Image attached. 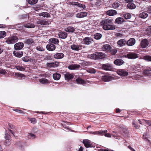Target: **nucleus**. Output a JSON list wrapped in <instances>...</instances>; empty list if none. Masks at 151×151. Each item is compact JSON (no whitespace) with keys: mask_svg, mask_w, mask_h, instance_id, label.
Returning a JSON list of instances; mask_svg holds the SVG:
<instances>
[{"mask_svg":"<svg viewBox=\"0 0 151 151\" xmlns=\"http://www.w3.org/2000/svg\"><path fill=\"white\" fill-rule=\"evenodd\" d=\"M101 24L103 26V28L105 30H112L115 29L114 26L113 25L112 20L105 19L101 22Z\"/></svg>","mask_w":151,"mask_h":151,"instance_id":"f257e3e1","label":"nucleus"},{"mask_svg":"<svg viewBox=\"0 0 151 151\" xmlns=\"http://www.w3.org/2000/svg\"><path fill=\"white\" fill-rule=\"evenodd\" d=\"M106 54L101 52H95L90 55V58L91 59L94 60H99L105 58Z\"/></svg>","mask_w":151,"mask_h":151,"instance_id":"f03ea898","label":"nucleus"},{"mask_svg":"<svg viewBox=\"0 0 151 151\" xmlns=\"http://www.w3.org/2000/svg\"><path fill=\"white\" fill-rule=\"evenodd\" d=\"M93 42L94 41L91 37H86L83 39L82 43L84 44L89 45L92 44Z\"/></svg>","mask_w":151,"mask_h":151,"instance_id":"7ed1b4c3","label":"nucleus"},{"mask_svg":"<svg viewBox=\"0 0 151 151\" xmlns=\"http://www.w3.org/2000/svg\"><path fill=\"white\" fill-rule=\"evenodd\" d=\"M84 48V46L82 45H78L77 44H73L70 46V48L73 50L78 51L81 50L82 48Z\"/></svg>","mask_w":151,"mask_h":151,"instance_id":"20e7f679","label":"nucleus"},{"mask_svg":"<svg viewBox=\"0 0 151 151\" xmlns=\"http://www.w3.org/2000/svg\"><path fill=\"white\" fill-rule=\"evenodd\" d=\"M69 4L70 5L75 6H78V7L82 8V10H83V9H85L86 7V6L85 5L82 4H81L79 2H71L69 3Z\"/></svg>","mask_w":151,"mask_h":151,"instance_id":"39448f33","label":"nucleus"},{"mask_svg":"<svg viewBox=\"0 0 151 151\" xmlns=\"http://www.w3.org/2000/svg\"><path fill=\"white\" fill-rule=\"evenodd\" d=\"M149 44V41L147 39H144L141 42V46L143 48H145Z\"/></svg>","mask_w":151,"mask_h":151,"instance_id":"423d86ee","label":"nucleus"},{"mask_svg":"<svg viewBox=\"0 0 151 151\" xmlns=\"http://www.w3.org/2000/svg\"><path fill=\"white\" fill-rule=\"evenodd\" d=\"M24 46L23 42H19L14 45V48L16 50H19L22 49Z\"/></svg>","mask_w":151,"mask_h":151,"instance_id":"0eeeda50","label":"nucleus"},{"mask_svg":"<svg viewBox=\"0 0 151 151\" xmlns=\"http://www.w3.org/2000/svg\"><path fill=\"white\" fill-rule=\"evenodd\" d=\"M117 73L119 75L124 76L128 75V72L124 69H119L117 71Z\"/></svg>","mask_w":151,"mask_h":151,"instance_id":"6e6552de","label":"nucleus"},{"mask_svg":"<svg viewBox=\"0 0 151 151\" xmlns=\"http://www.w3.org/2000/svg\"><path fill=\"white\" fill-rule=\"evenodd\" d=\"M125 56L128 58L131 59H134L138 57L137 54L133 52L127 54Z\"/></svg>","mask_w":151,"mask_h":151,"instance_id":"1a4fd4ad","label":"nucleus"},{"mask_svg":"<svg viewBox=\"0 0 151 151\" xmlns=\"http://www.w3.org/2000/svg\"><path fill=\"white\" fill-rule=\"evenodd\" d=\"M102 69L106 70L111 71L112 69V68L110 64L109 63L103 64L102 66Z\"/></svg>","mask_w":151,"mask_h":151,"instance_id":"9d476101","label":"nucleus"},{"mask_svg":"<svg viewBox=\"0 0 151 151\" xmlns=\"http://www.w3.org/2000/svg\"><path fill=\"white\" fill-rule=\"evenodd\" d=\"M59 65V63L58 62H52L51 63H47L46 65L49 68L58 67Z\"/></svg>","mask_w":151,"mask_h":151,"instance_id":"9b49d317","label":"nucleus"},{"mask_svg":"<svg viewBox=\"0 0 151 151\" xmlns=\"http://www.w3.org/2000/svg\"><path fill=\"white\" fill-rule=\"evenodd\" d=\"M117 44L120 47H122L127 44V40L124 39H120L117 42Z\"/></svg>","mask_w":151,"mask_h":151,"instance_id":"f8f14e48","label":"nucleus"},{"mask_svg":"<svg viewBox=\"0 0 151 151\" xmlns=\"http://www.w3.org/2000/svg\"><path fill=\"white\" fill-rule=\"evenodd\" d=\"M46 48L48 50L52 51L55 49V46L52 44L49 43L46 45Z\"/></svg>","mask_w":151,"mask_h":151,"instance_id":"ddd939ff","label":"nucleus"},{"mask_svg":"<svg viewBox=\"0 0 151 151\" xmlns=\"http://www.w3.org/2000/svg\"><path fill=\"white\" fill-rule=\"evenodd\" d=\"M87 14L86 12H81L78 13L76 14V16L78 18H82L86 17Z\"/></svg>","mask_w":151,"mask_h":151,"instance_id":"4468645a","label":"nucleus"},{"mask_svg":"<svg viewBox=\"0 0 151 151\" xmlns=\"http://www.w3.org/2000/svg\"><path fill=\"white\" fill-rule=\"evenodd\" d=\"M83 143L87 148L91 147V144L90 141L88 139H84L83 140Z\"/></svg>","mask_w":151,"mask_h":151,"instance_id":"2eb2a0df","label":"nucleus"},{"mask_svg":"<svg viewBox=\"0 0 151 151\" xmlns=\"http://www.w3.org/2000/svg\"><path fill=\"white\" fill-rule=\"evenodd\" d=\"M111 47L109 45L106 44L103 45L102 49L103 50L109 52Z\"/></svg>","mask_w":151,"mask_h":151,"instance_id":"dca6fc26","label":"nucleus"},{"mask_svg":"<svg viewBox=\"0 0 151 151\" xmlns=\"http://www.w3.org/2000/svg\"><path fill=\"white\" fill-rule=\"evenodd\" d=\"M135 43V40L133 38H131L127 41V45L129 46H132L134 45Z\"/></svg>","mask_w":151,"mask_h":151,"instance_id":"f3484780","label":"nucleus"},{"mask_svg":"<svg viewBox=\"0 0 151 151\" xmlns=\"http://www.w3.org/2000/svg\"><path fill=\"white\" fill-rule=\"evenodd\" d=\"M112 77L109 75H105L102 77L101 79L102 81L104 82L110 81L112 79Z\"/></svg>","mask_w":151,"mask_h":151,"instance_id":"a211bd4d","label":"nucleus"},{"mask_svg":"<svg viewBox=\"0 0 151 151\" xmlns=\"http://www.w3.org/2000/svg\"><path fill=\"white\" fill-rule=\"evenodd\" d=\"M58 35L59 38L62 39H65L67 37L68 34L66 32H59Z\"/></svg>","mask_w":151,"mask_h":151,"instance_id":"6ab92c4d","label":"nucleus"},{"mask_svg":"<svg viewBox=\"0 0 151 151\" xmlns=\"http://www.w3.org/2000/svg\"><path fill=\"white\" fill-rule=\"evenodd\" d=\"M64 77L65 80H70L73 79L74 76L72 74L67 73L64 75Z\"/></svg>","mask_w":151,"mask_h":151,"instance_id":"aec40b11","label":"nucleus"},{"mask_svg":"<svg viewBox=\"0 0 151 151\" xmlns=\"http://www.w3.org/2000/svg\"><path fill=\"white\" fill-rule=\"evenodd\" d=\"M64 55L62 53H57L54 55V58L57 59H61L64 57Z\"/></svg>","mask_w":151,"mask_h":151,"instance_id":"412c9836","label":"nucleus"},{"mask_svg":"<svg viewBox=\"0 0 151 151\" xmlns=\"http://www.w3.org/2000/svg\"><path fill=\"white\" fill-rule=\"evenodd\" d=\"M24 42L25 44L32 46L34 45L35 44L33 40L31 38L25 40Z\"/></svg>","mask_w":151,"mask_h":151,"instance_id":"4be33fe9","label":"nucleus"},{"mask_svg":"<svg viewBox=\"0 0 151 151\" xmlns=\"http://www.w3.org/2000/svg\"><path fill=\"white\" fill-rule=\"evenodd\" d=\"M14 55L18 58H21L23 55V52L22 51H14L13 52Z\"/></svg>","mask_w":151,"mask_h":151,"instance_id":"5701e85b","label":"nucleus"},{"mask_svg":"<svg viewBox=\"0 0 151 151\" xmlns=\"http://www.w3.org/2000/svg\"><path fill=\"white\" fill-rule=\"evenodd\" d=\"M80 67L79 65L77 64H71L68 66V68L69 70H75L78 69Z\"/></svg>","mask_w":151,"mask_h":151,"instance_id":"b1692460","label":"nucleus"},{"mask_svg":"<svg viewBox=\"0 0 151 151\" xmlns=\"http://www.w3.org/2000/svg\"><path fill=\"white\" fill-rule=\"evenodd\" d=\"M52 77L55 80H58L61 77V75L58 73L55 72L53 74Z\"/></svg>","mask_w":151,"mask_h":151,"instance_id":"393cba45","label":"nucleus"},{"mask_svg":"<svg viewBox=\"0 0 151 151\" xmlns=\"http://www.w3.org/2000/svg\"><path fill=\"white\" fill-rule=\"evenodd\" d=\"M124 63V61L121 59H116L114 62V63L117 65H121Z\"/></svg>","mask_w":151,"mask_h":151,"instance_id":"a878e982","label":"nucleus"},{"mask_svg":"<svg viewBox=\"0 0 151 151\" xmlns=\"http://www.w3.org/2000/svg\"><path fill=\"white\" fill-rule=\"evenodd\" d=\"M65 31L68 32H73L75 30V28L70 26H68L65 29Z\"/></svg>","mask_w":151,"mask_h":151,"instance_id":"bb28decb","label":"nucleus"},{"mask_svg":"<svg viewBox=\"0 0 151 151\" xmlns=\"http://www.w3.org/2000/svg\"><path fill=\"white\" fill-rule=\"evenodd\" d=\"M107 14L109 16H113L117 14L116 11L114 10H109L107 12Z\"/></svg>","mask_w":151,"mask_h":151,"instance_id":"cd10ccee","label":"nucleus"},{"mask_svg":"<svg viewBox=\"0 0 151 151\" xmlns=\"http://www.w3.org/2000/svg\"><path fill=\"white\" fill-rule=\"evenodd\" d=\"M136 6L132 2L128 3L127 5V8L130 9H133L135 8Z\"/></svg>","mask_w":151,"mask_h":151,"instance_id":"c85d7f7f","label":"nucleus"},{"mask_svg":"<svg viewBox=\"0 0 151 151\" xmlns=\"http://www.w3.org/2000/svg\"><path fill=\"white\" fill-rule=\"evenodd\" d=\"M124 21V19L121 17L116 18L115 20V23L118 24H121Z\"/></svg>","mask_w":151,"mask_h":151,"instance_id":"c756f323","label":"nucleus"},{"mask_svg":"<svg viewBox=\"0 0 151 151\" xmlns=\"http://www.w3.org/2000/svg\"><path fill=\"white\" fill-rule=\"evenodd\" d=\"M76 82L78 84H84L86 83V82L85 80L82 79L80 78L76 79Z\"/></svg>","mask_w":151,"mask_h":151,"instance_id":"7c9ffc66","label":"nucleus"},{"mask_svg":"<svg viewBox=\"0 0 151 151\" xmlns=\"http://www.w3.org/2000/svg\"><path fill=\"white\" fill-rule=\"evenodd\" d=\"M49 41L51 43H53L55 44H58L59 42L58 40L56 38H52L49 39Z\"/></svg>","mask_w":151,"mask_h":151,"instance_id":"2f4dec72","label":"nucleus"},{"mask_svg":"<svg viewBox=\"0 0 151 151\" xmlns=\"http://www.w3.org/2000/svg\"><path fill=\"white\" fill-rule=\"evenodd\" d=\"M23 26L28 28H33L35 27V25L32 23H25L23 24Z\"/></svg>","mask_w":151,"mask_h":151,"instance_id":"473e14b6","label":"nucleus"},{"mask_svg":"<svg viewBox=\"0 0 151 151\" xmlns=\"http://www.w3.org/2000/svg\"><path fill=\"white\" fill-rule=\"evenodd\" d=\"M120 5V4L118 1H116L111 4L112 7L115 9H117Z\"/></svg>","mask_w":151,"mask_h":151,"instance_id":"72a5a7b5","label":"nucleus"},{"mask_svg":"<svg viewBox=\"0 0 151 151\" xmlns=\"http://www.w3.org/2000/svg\"><path fill=\"white\" fill-rule=\"evenodd\" d=\"M40 16H42L44 17H50V14L47 12H43L39 14Z\"/></svg>","mask_w":151,"mask_h":151,"instance_id":"f704fd0d","label":"nucleus"},{"mask_svg":"<svg viewBox=\"0 0 151 151\" xmlns=\"http://www.w3.org/2000/svg\"><path fill=\"white\" fill-rule=\"evenodd\" d=\"M37 23L41 25H46L48 24V22L44 20H39L37 22Z\"/></svg>","mask_w":151,"mask_h":151,"instance_id":"c9c22d12","label":"nucleus"},{"mask_svg":"<svg viewBox=\"0 0 151 151\" xmlns=\"http://www.w3.org/2000/svg\"><path fill=\"white\" fill-rule=\"evenodd\" d=\"M9 38L12 44L15 43L18 40V37L16 36H13Z\"/></svg>","mask_w":151,"mask_h":151,"instance_id":"e433bc0d","label":"nucleus"},{"mask_svg":"<svg viewBox=\"0 0 151 151\" xmlns=\"http://www.w3.org/2000/svg\"><path fill=\"white\" fill-rule=\"evenodd\" d=\"M107 131L106 130H105L104 131H102L101 136L104 135L105 137H110L111 135L109 133H106Z\"/></svg>","mask_w":151,"mask_h":151,"instance_id":"4c0bfd02","label":"nucleus"},{"mask_svg":"<svg viewBox=\"0 0 151 151\" xmlns=\"http://www.w3.org/2000/svg\"><path fill=\"white\" fill-rule=\"evenodd\" d=\"M148 16V14L145 12H142L139 14V17L141 18L145 19L147 18Z\"/></svg>","mask_w":151,"mask_h":151,"instance_id":"58836bf2","label":"nucleus"},{"mask_svg":"<svg viewBox=\"0 0 151 151\" xmlns=\"http://www.w3.org/2000/svg\"><path fill=\"white\" fill-rule=\"evenodd\" d=\"M102 35L100 33H96L94 35V37L96 40H99L102 37Z\"/></svg>","mask_w":151,"mask_h":151,"instance_id":"ea45409f","label":"nucleus"},{"mask_svg":"<svg viewBox=\"0 0 151 151\" xmlns=\"http://www.w3.org/2000/svg\"><path fill=\"white\" fill-rule=\"evenodd\" d=\"M122 16L124 18V19H130L132 17L131 14L129 13L123 14Z\"/></svg>","mask_w":151,"mask_h":151,"instance_id":"a19ab883","label":"nucleus"},{"mask_svg":"<svg viewBox=\"0 0 151 151\" xmlns=\"http://www.w3.org/2000/svg\"><path fill=\"white\" fill-rule=\"evenodd\" d=\"M111 49L110 50L109 52L111 53L112 55H115L117 52V50L116 48L113 49L111 47Z\"/></svg>","mask_w":151,"mask_h":151,"instance_id":"79ce46f5","label":"nucleus"},{"mask_svg":"<svg viewBox=\"0 0 151 151\" xmlns=\"http://www.w3.org/2000/svg\"><path fill=\"white\" fill-rule=\"evenodd\" d=\"M39 81L42 84H46L47 83H48L49 81L48 80L45 78H42L39 80Z\"/></svg>","mask_w":151,"mask_h":151,"instance_id":"37998d69","label":"nucleus"},{"mask_svg":"<svg viewBox=\"0 0 151 151\" xmlns=\"http://www.w3.org/2000/svg\"><path fill=\"white\" fill-rule=\"evenodd\" d=\"M87 71L88 73L92 74H94L96 72V69L93 68H88Z\"/></svg>","mask_w":151,"mask_h":151,"instance_id":"c03bdc74","label":"nucleus"},{"mask_svg":"<svg viewBox=\"0 0 151 151\" xmlns=\"http://www.w3.org/2000/svg\"><path fill=\"white\" fill-rule=\"evenodd\" d=\"M15 68L17 70L21 71H24L25 69V68L23 66H15Z\"/></svg>","mask_w":151,"mask_h":151,"instance_id":"a18cd8bd","label":"nucleus"},{"mask_svg":"<svg viewBox=\"0 0 151 151\" xmlns=\"http://www.w3.org/2000/svg\"><path fill=\"white\" fill-rule=\"evenodd\" d=\"M6 35V33L5 31H0V38L5 37Z\"/></svg>","mask_w":151,"mask_h":151,"instance_id":"49530a36","label":"nucleus"},{"mask_svg":"<svg viewBox=\"0 0 151 151\" xmlns=\"http://www.w3.org/2000/svg\"><path fill=\"white\" fill-rule=\"evenodd\" d=\"M38 0H28L27 1L29 4H36Z\"/></svg>","mask_w":151,"mask_h":151,"instance_id":"de8ad7c7","label":"nucleus"},{"mask_svg":"<svg viewBox=\"0 0 151 151\" xmlns=\"http://www.w3.org/2000/svg\"><path fill=\"white\" fill-rule=\"evenodd\" d=\"M15 75L16 76L21 78H22L25 77V75L24 74L19 73H15Z\"/></svg>","mask_w":151,"mask_h":151,"instance_id":"09e8293b","label":"nucleus"},{"mask_svg":"<svg viewBox=\"0 0 151 151\" xmlns=\"http://www.w3.org/2000/svg\"><path fill=\"white\" fill-rule=\"evenodd\" d=\"M28 136L29 138L34 139L36 137V135L32 133L28 134Z\"/></svg>","mask_w":151,"mask_h":151,"instance_id":"8fccbe9b","label":"nucleus"},{"mask_svg":"<svg viewBox=\"0 0 151 151\" xmlns=\"http://www.w3.org/2000/svg\"><path fill=\"white\" fill-rule=\"evenodd\" d=\"M144 59L149 61H151V56L146 55L144 57Z\"/></svg>","mask_w":151,"mask_h":151,"instance_id":"3c124183","label":"nucleus"},{"mask_svg":"<svg viewBox=\"0 0 151 151\" xmlns=\"http://www.w3.org/2000/svg\"><path fill=\"white\" fill-rule=\"evenodd\" d=\"M102 132V130H100L99 131L93 132L92 134H98V135H101Z\"/></svg>","mask_w":151,"mask_h":151,"instance_id":"603ef678","label":"nucleus"},{"mask_svg":"<svg viewBox=\"0 0 151 151\" xmlns=\"http://www.w3.org/2000/svg\"><path fill=\"white\" fill-rule=\"evenodd\" d=\"M143 138L145 139L148 142H150V141L148 139L147 137V133H145L143 135Z\"/></svg>","mask_w":151,"mask_h":151,"instance_id":"864d4df0","label":"nucleus"},{"mask_svg":"<svg viewBox=\"0 0 151 151\" xmlns=\"http://www.w3.org/2000/svg\"><path fill=\"white\" fill-rule=\"evenodd\" d=\"M29 57L27 56H25L22 58V60L25 62H28V61H30L29 59Z\"/></svg>","mask_w":151,"mask_h":151,"instance_id":"5fc2aeb1","label":"nucleus"},{"mask_svg":"<svg viewBox=\"0 0 151 151\" xmlns=\"http://www.w3.org/2000/svg\"><path fill=\"white\" fill-rule=\"evenodd\" d=\"M132 124L133 126L135 127L136 129H138L139 128V126L135 122V121L134 120H133V122H132Z\"/></svg>","mask_w":151,"mask_h":151,"instance_id":"6e6d98bb","label":"nucleus"},{"mask_svg":"<svg viewBox=\"0 0 151 151\" xmlns=\"http://www.w3.org/2000/svg\"><path fill=\"white\" fill-rule=\"evenodd\" d=\"M29 120L31 121V122L33 124H35L37 122L36 119L34 118H32L30 119Z\"/></svg>","mask_w":151,"mask_h":151,"instance_id":"4d7b16f0","label":"nucleus"},{"mask_svg":"<svg viewBox=\"0 0 151 151\" xmlns=\"http://www.w3.org/2000/svg\"><path fill=\"white\" fill-rule=\"evenodd\" d=\"M36 49L37 50L40 51H44V49L43 48L40 46H37L36 47Z\"/></svg>","mask_w":151,"mask_h":151,"instance_id":"13d9d810","label":"nucleus"},{"mask_svg":"<svg viewBox=\"0 0 151 151\" xmlns=\"http://www.w3.org/2000/svg\"><path fill=\"white\" fill-rule=\"evenodd\" d=\"M142 120V121H144L145 123L149 126L151 125V121L146 120L145 119H143Z\"/></svg>","mask_w":151,"mask_h":151,"instance_id":"bf43d9fd","label":"nucleus"},{"mask_svg":"<svg viewBox=\"0 0 151 151\" xmlns=\"http://www.w3.org/2000/svg\"><path fill=\"white\" fill-rule=\"evenodd\" d=\"M45 59L46 60H52V59L51 56L49 55H47L45 57Z\"/></svg>","mask_w":151,"mask_h":151,"instance_id":"052dcab7","label":"nucleus"},{"mask_svg":"<svg viewBox=\"0 0 151 151\" xmlns=\"http://www.w3.org/2000/svg\"><path fill=\"white\" fill-rule=\"evenodd\" d=\"M5 137L6 140H9L11 136L9 134H8L6 133H5Z\"/></svg>","mask_w":151,"mask_h":151,"instance_id":"680f3d73","label":"nucleus"},{"mask_svg":"<svg viewBox=\"0 0 151 151\" xmlns=\"http://www.w3.org/2000/svg\"><path fill=\"white\" fill-rule=\"evenodd\" d=\"M6 42L7 44H12V42L11 41V40L10 39L9 37H8L6 40L5 41Z\"/></svg>","mask_w":151,"mask_h":151,"instance_id":"e2e57ef3","label":"nucleus"},{"mask_svg":"<svg viewBox=\"0 0 151 151\" xmlns=\"http://www.w3.org/2000/svg\"><path fill=\"white\" fill-rule=\"evenodd\" d=\"M115 35L117 37H122L123 36V34L120 33H117L115 34Z\"/></svg>","mask_w":151,"mask_h":151,"instance_id":"0e129e2a","label":"nucleus"},{"mask_svg":"<svg viewBox=\"0 0 151 151\" xmlns=\"http://www.w3.org/2000/svg\"><path fill=\"white\" fill-rule=\"evenodd\" d=\"M14 110L17 112H19L23 114H24V112L21 110H20L18 109H14Z\"/></svg>","mask_w":151,"mask_h":151,"instance_id":"69168bd1","label":"nucleus"},{"mask_svg":"<svg viewBox=\"0 0 151 151\" xmlns=\"http://www.w3.org/2000/svg\"><path fill=\"white\" fill-rule=\"evenodd\" d=\"M147 12L149 14H151V6H149L147 7Z\"/></svg>","mask_w":151,"mask_h":151,"instance_id":"338daca9","label":"nucleus"},{"mask_svg":"<svg viewBox=\"0 0 151 151\" xmlns=\"http://www.w3.org/2000/svg\"><path fill=\"white\" fill-rule=\"evenodd\" d=\"M9 140H6L4 142V144L6 145H9L10 144Z\"/></svg>","mask_w":151,"mask_h":151,"instance_id":"774afa93","label":"nucleus"}]
</instances>
